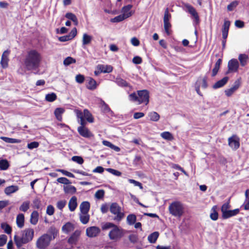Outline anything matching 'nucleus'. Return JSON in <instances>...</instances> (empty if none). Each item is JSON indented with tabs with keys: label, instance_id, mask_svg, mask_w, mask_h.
I'll use <instances>...</instances> for the list:
<instances>
[{
	"label": "nucleus",
	"instance_id": "obj_4",
	"mask_svg": "<svg viewBox=\"0 0 249 249\" xmlns=\"http://www.w3.org/2000/svg\"><path fill=\"white\" fill-rule=\"evenodd\" d=\"M168 210L172 215L178 218H180L184 213L183 204L179 201L171 203L169 206Z\"/></svg>",
	"mask_w": 249,
	"mask_h": 249
},
{
	"label": "nucleus",
	"instance_id": "obj_22",
	"mask_svg": "<svg viewBox=\"0 0 249 249\" xmlns=\"http://www.w3.org/2000/svg\"><path fill=\"white\" fill-rule=\"evenodd\" d=\"M229 77H224L220 80L216 82L213 86V88L214 89H218L223 87L228 81Z\"/></svg>",
	"mask_w": 249,
	"mask_h": 249
},
{
	"label": "nucleus",
	"instance_id": "obj_13",
	"mask_svg": "<svg viewBox=\"0 0 249 249\" xmlns=\"http://www.w3.org/2000/svg\"><path fill=\"white\" fill-rule=\"evenodd\" d=\"M86 125H81L80 126L77 128L78 132L82 137L85 138H89L92 136V134L89 130L86 127Z\"/></svg>",
	"mask_w": 249,
	"mask_h": 249
},
{
	"label": "nucleus",
	"instance_id": "obj_8",
	"mask_svg": "<svg viewBox=\"0 0 249 249\" xmlns=\"http://www.w3.org/2000/svg\"><path fill=\"white\" fill-rule=\"evenodd\" d=\"M124 235L123 229L117 226H114L108 233L109 239L112 240L117 241L120 239Z\"/></svg>",
	"mask_w": 249,
	"mask_h": 249
},
{
	"label": "nucleus",
	"instance_id": "obj_39",
	"mask_svg": "<svg viewBox=\"0 0 249 249\" xmlns=\"http://www.w3.org/2000/svg\"><path fill=\"white\" fill-rule=\"evenodd\" d=\"M65 17L71 20H72L75 25H77L78 22L76 16L71 13H67L65 15Z\"/></svg>",
	"mask_w": 249,
	"mask_h": 249
},
{
	"label": "nucleus",
	"instance_id": "obj_52",
	"mask_svg": "<svg viewBox=\"0 0 249 249\" xmlns=\"http://www.w3.org/2000/svg\"><path fill=\"white\" fill-rule=\"evenodd\" d=\"M171 18V15L169 13L168 9L166 8L164 14L163 22H169Z\"/></svg>",
	"mask_w": 249,
	"mask_h": 249
},
{
	"label": "nucleus",
	"instance_id": "obj_2",
	"mask_svg": "<svg viewBox=\"0 0 249 249\" xmlns=\"http://www.w3.org/2000/svg\"><path fill=\"white\" fill-rule=\"evenodd\" d=\"M34 231L32 228H27L21 231V235L14 236V241L18 248L21 247L23 245L30 242L33 238Z\"/></svg>",
	"mask_w": 249,
	"mask_h": 249
},
{
	"label": "nucleus",
	"instance_id": "obj_21",
	"mask_svg": "<svg viewBox=\"0 0 249 249\" xmlns=\"http://www.w3.org/2000/svg\"><path fill=\"white\" fill-rule=\"evenodd\" d=\"M87 87L90 90H94L97 88V83L95 80L91 77H88L87 79Z\"/></svg>",
	"mask_w": 249,
	"mask_h": 249
},
{
	"label": "nucleus",
	"instance_id": "obj_61",
	"mask_svg": "<svg viewBox=\"0 0 249 249\" xmlns=\"http://www.w3.org/2000/svg\"><path fill=\"white\" fill-rule=\"evenodd\" d=\"M54 212V209L53 206L50 205L48 206L46 210V213L49 215H52L53 214Z\"/></svg>",
	"mask_w": 249,
	"mask_h": 249
},
{
	"label": "nucleus",
	"instance_id": "obj_63",
	"mask_svg": "<svg viewBox=\"0 0 249 249\" xmlns=\"http://www.w3.org/2000/svg\"><path fill=\"white\" fill-rule=\"evenodd\" d=\"M171 27V25L169 22H164V28L166 33L168 35H170V32L169 31V29Z\"/></svg>",
	"mask_w": 249,
	"mask_h": 249
},
{
	"label": "nucleus",
	"instance_id": "obj_41",
	"mask_svg": "<svg viewBox=\"0 0 249 249\" xmlns=\"http://www.w3.org/2000/svg\"><path fill=\"white\" fill-rule=\"evenodd\" d=\"M57 96L55 93L52 92L46 95L45 100L48 102H52L56 99Z\"/></svg>",
	"mask_w": 249,
	"mask_h": 249
},
{
	"label": "nucleus",
	"instance_id": "obj_10",
	"mask_svg": "<svg viewBox=\"0 0 249 249\" xmlns=\"http://www.w3.org/2000/svg\"><path fill=\"white\" fill-rule=\"evenodd\" d=\"M228 142L229 146L233 150H236L239 147V139L235 135L228 139Z\"/></svg>",
	"mask_w": 249,
	"mask_h": 249
},
{
	"label": "nucleus",
	"instance_id": "obj_43",
	"mask_svg": "<svg viewBox=\"0 0 249 249\" xmlns=\"http://www.w3.org/2000/svg\"><path fill=\"white\" fill-rule=\"evenodd\" d=\"M126 220H127V223L129 225H133L136 221V216L135 214H129L127 216Z\"/></svg>",
	"mask_w": 249,
	"mask_h": 249
},
{
	"label": "nucleus",
	"instance_id": "obj_9",
	"mask_svg": "<svg viewBox=\"0 0 249 249\" xmlns=\"http://www.w3.org/2000/svg\"><path fill=\"white\" fill-rule=\"evenodd\" d=\"M101 232L100 228L96 226H91L87 228L86 235L89 238L97 237Z\"/></svg>",
	"mask_w": 249,
	"mask_h": 249
},
{
	"label": "nucleus",
	"instance_id": "obj_57",
	"mask_svg": "<svg viewBox=\"0 0 249 249\" xmlns=\"http://www.w3.org/2000/svg\"><path fill=\"white\" fill-rule=\"evenodd\" d=\"M114 226H116V225H115V224H114L112 223L107 222L103 225L102 229L105 230L109 229L110 228L113 229V228H114Z\"/></svg>",
	"mask_w": 249,
	"mask_h": 249
},
{
	"label": "nucleus",
	"instance_id": "obj_46",
	"mask_svg": "<svg viewBox=\"0 0 249 249\" xmlns=\"http://www.w3.org/2000/svg\"><path fill=\"white\" fill-rule=\"evenodd\" d=\"M9 166L8 161L6 160H0V170H6Z\"/></svg>",
	"mask_w": 249,
	"mask_h": 249
},
{
	"label": "nucleus",
	"instance_id": "obj_12",
	"mask_svg": "<svg viewBox=\"0 0 249 249\" xmlns=\"http://www.w3.org/2000/svg\"><path fill=\"white\" fill-rule=\"evenodd\" d=\"M81 235V231L76 230L68 239V242L71 245H76Z\"/></svg>",
	"mask_w": 249,
	"mask_h": 249
},
{
	"label": "nucleus",
	"instance_id": "obj_32",
	"mask_svg": "<svg viewBox=\"0 0 249 249\" xmlns=\"http://www.w3.org/2000/svg\"><path fill=\"white\" fill-rule=\"evenodd\" d=\"M80 220L83 224H87L89 220V215L88 213H81L80 214Z\"/></svg>",
	"mask_w": 249,
	"mask_h": 249
},
{
	"label": "nucleus",
	"instance_id": "obj_40",
	"mask_svg": "<svg viewBox=\"0 0 249 249\" xmlns=\"http://www.w3.org/2000/svg\"><path fill=\"white\" fill-rule=\"evenodd\" d=\"M100 105L101 109L105 113H107L111 111L108 106L105 103V102L102 99H100Z\"/></svg>",
	"mask_w": 249,
	"mask_h": 249
},
{
	"label": "nucleus",
	"instance_id": "obj_31",
	"mask_svg": "<svg viewBox=\"0 0 249 249\" xmlns=\"http://www.w3.org/2000/svg\"><path fill=\"white\" fill-rule=\"evenodd\" d=\"M64 109L63 108H56L54 110V115L56 119L61 121L62 120V114L64 112Z\"/></svg>",
	"mask_w": 249,
	"mask_h": 249
},
{
	"label": "nucleus",
	"instance_id": "obj_51",
	"mask_svg": "<svg viewBox=\"0 0 249 249\" xmlns=\"http://www.w3.org/2000/svg\"><path fill=\"white\" fill-rule=\"evenodd\" d=\"M71 160L72 161L77 162L79 164H82L84 162V160L80 156H75L71 158Z\"/></svg>",
	"mask_w": 249,
	"mask_h": 249
},
{
	"label": "nucleus",
	"instance_id": "obj_59",
	"mask_svg": "<svg viewBox=\"0 0 249 249\" xmlns=\"http://www.w3.org/2000/svg\"><path fill=\"white\" fill-rule=\"evenodd\" d=\"M104 194L103 190H98L95 194V197L97 199H101L104 196Z\"/></svg>",
	"mask_w": 249,
	"mask_h": 249
},
{
	"label": "nucleus",
	"instance_id": "obj_50",
	"mask_svg": "<svg viewBox=\"0 0 249 249\" xmlns=\"http://www.w3.org/2000/svg\"><path fill=\"white\" fill-rule=\"evenodd\" d=\"M75 62L76 60L75 59L71 57H67L64 59L63 64L66 66H68L71 64L75 63Z\"/></svg>",
	"mask_w": 249,
	"mask_h": 249
},
{
	"label": "nucleus",
	"instance_id": "obj_60",
	"mask_svg": "<svg viewBox=\"0 0 249 249\" xmlns=\"http://www.w3.org/2000/svg\"><path fill=\"white\" fill-rule=\"evenodd\" d=\"M128 181H129V183L133 184L135 186L139 187V188L141 189L142 190L143 189V187L142 186V184L140 182L137 181H136V180H135L134 179H128Z\"/></svg>",
	"mask_w": 249,
	"mask_h": 249
},
{
	"label": "nucleus",
	"instance_id": "obj_28",
	"mask_svg": "<svg viewBox=\"0 0 249 249\" xmlns=\"http://www.w3.org/2000/svg\"><path fill=\"white\" fill-rule=\"evenodd\" d=\"M38 220V213L37 211H34L31 214L30 223L33 225H36Z\"/></svg>",
	"mask_w": 249,
	"mask_h": 249
},
{
	"label": "nucleus",
	"instance_id": "obj_34",
	"mask_svg": "<svg viewBox=\"0 0 249 249\" xmlns=\"http://www.w3.org/2000/svg\"><path fill=\"white\" fill-rule=\"evenodd\" d=\"M159 235V233L157 231H155L150 234L148 236V240L151 243H154L157 241Z\"/></svg>",
	"mask_w": 249,
	"mask_h": 249
},
{
	"label": "nucleus",
	"instance_id": "obj_15",
	"mask_svg": "<svg viewBox=\"0 0 249 249\" xmlns=\"http://www.w3.org/2000/svg\"><path fill=\"white\" fill-rule=\"evenodd\" d=\"M239 210L238 209H236L233 210H228L222 213V217L224 219H227L231 216L236 215L239 213Z\"/></svg>",
	"mask_w": 249,
	"mask_h": 249
},
{
	"label": "nucleus",
	"instance_id": "obj_14",
	"mask_svg": "<svg viewBox=\"0 0 249 249\" xmlns=\"http://www.w3.org/2000/svg\"><path fill=\"white\" fill-rule=\"evenodd\" d=\"M10 54V51L8 50L5 51L2 55L0 61V65L3 68H6L8 65V56Z\"/></svg>",
	"mask_w": 249,
	"mask_h": 249
},
{
	"label": "nucleus",
	"instance_id": "obj_29",
	"mask_svg": "<svg viewBox=\"0 0 249 249\" xmlns=\"http://www.w3.org/2000/svg\"><path fill=\"white\" fill-rule=\"evenodd\" d=\"M64 191L66 194H73L76 191V188L72 185H68L64 186Z\"/></svg>",
	"mask_w": 249,
	"mask_h": 249
},
{
	"label": "nucleus",
	"instance_id": "obj_56",
	"mask_svg": "<svg viewBox=\"0 0 249 249\" xmlns=\"http://www.w3.org/2000/svg\"><path fill=\"white\" fill-rule=\"evenodd\" d=\"M39 142H33L31 143H29L27 144V148L29 149H33L34 148H36L39 146Z\"/></svg>",
	"mask_w": 249,
	"mask_h": 249
},
{
	"label": "nucleus",
	"instance_id": "obj_64",
	"mask_svg": "<svg viewBox=\"0 0 249 249\" xmlns=\"http://www.w3.org/2000/svg\"><path fill=\"white\" fill-rule=\"evenodd\" d=\"M85 77L84 75L82 74H78L75 77L76 81L80 84L83 83L84 81Z\"/></svg>",
	"mask_w": 249,
	"mask_h": 249
},
{
	"label": "nucleus",
	"instance_id": "obj_30",
	"mask_svg": "<svg viewBox=\"0 0 249 249\" xmlns=\"http://www.w3.org/2000/svg\"><path fill=\"white\" fill-rule=\"evenodd\" d=\"M0 139L2 140L3 141L7 143H18L21 142V140L19 139L10 138L6 137H1Z\"/></svg>",
	"mask_w": 249,
	"mask_h": 249
},
{
	"label": "nucleus",
	"instance_id": "obj_20",
	"mask_svg": "<svg viewBox=\"0 0 249 249\" xmlns=\"http://www.w3.org/2000/svg\"><path fill=\"white\" fill-rule=\"evenodd\" d=\"M74 226L71 222H67L62 227V231L65 233H69L73 231Z\"/></svg>",
	"mask_w": 249,
	"mask_h": 249
},
{
	"label": "nucleus",
	"instance_id": "obj_38",
	"mask_svg": "<svg viewBox=\"0 0 249 249\" xmlns=\"http://www.w3.org/2000/svg\"><path fill=\"white\" fill-rule=\"evenodd\" d=\"M160 136L164 140L172 141L174 139L173 135L168 131H165L160 134Z\"/></svg>",
	"mask_w": 249,
	"mask_h": 249
},
{
	"label": "nucleus",
	"instance_id": "obj_23",
	"mask_svg": "<svg viewBox=\"0 0 249 249\" xmlns=\"http://www.w3.org/2000/svg\"><path fill=\"white\" fill-rule=\"evenodd\" d=\"M16 223L19 228L23 227L24 225V216L23 213L18 214L16 218Z\"/></svg>",
	"mask_w": 249,
	"mask_h": 249
},
{
	"label": "nucleus",
	"instance_id": "obj_11",
	"mask_svg": "<svg viewBox=\"0 0 249 249\" xmlns=\"http://www.w3.org/2000/svg\"><path fill=\"white\" fill-rule=\"evenodd\" d=\"M239 62L236 59H232L230 60L228 64V72H236L239 68Z\"/></svg>",
	"mask_w": 249,
	"mask_h": 249
},
{
	"label": "nucleus",
	"instance_id": "obj_18",
	"mask_svg": "<svg viewBox=\"0 0 249 249\" xmlns=\"http://www.w3.org/2000/svg\"><path fill=\"white\" fill-rule=\"evenodd\" d=\"M185 6L186 8L187 11L196 19V20L198 21L199 20V17L196 9L189 4H185Z\"/></svg>",
	"mask_w": 249,
	"mask_h": 249
},
{
	"label": "nucleus",
	"instance_id": "obj_27",
	"mask_svg": "<svg viewBox=\"0 0 249 249\" xmlns=\"http://www.w3.org/2000/svg\"><path fill=\"white\" fill-rule=\"evenodd\" d=\"M238 59L241 65L243 67L245 66L248 63L249 57L245 54H240L238 56Z\"/></svg>",
	"mask_w": 249,
	"mask_h": 249
},
{
	"label": "nucleus",
	"instance_id": "obj_6",
	"mask_svg": "<svg viewBox=\"0 0 249 249\" xmlns=\"http://www.w3.org/2000/svg\"><path fill=\"white\" fill-rule=\"evenodd\" d=\"M110 212L115 215L114 220L120 221L124 216V213L122 211L121 207L117 203H113L109 208Z\"/></svg>",
	"mask_w": 249,
	"mask_h": 249
},
{
	"label": "nucleus",
	"instance_id": "obj_7",
	"mask_svg": "<svg viewBox=\"0 0 249 249\" xmlns=\"http://www.w3.org/2000/svg\"><path fill=\"white\" fill-rule=\"evenodd\" d=\"M51 236L47 234H44L40 236L36 243V247L39 249H45L50 244L51 240Z\"/></svg>",
	"mask_w": 249,
	"mask_h": 249
},
{
	"label": "nucleus",
	"instance_id": "obj_25",
	"mask_svg": "<svg viewBox=\"0 0 249 249\" xmlns=\"http://www.w3.org/2000/svg\"><path fill=\"white\" fill-rule=\"evenodd\" d=\"M132 7V5L130 4H128L126 6H124L122 10L123 12V15L125 16L126 15L128 16V18L131 16L133 14L132 11H130Z\"/></svg>",
	"mask_w": 249,
	"mask_h": 249
},
{
	"label": "nucleus",
	"instance_id": "obj_62",
	"mask_svg": "<svg viewBox=\"0 0 249 249\" xmlns=\"http://www.w3.org/2000/svg\"><path fill=\"white\" fill-rule=\"evenodd\" d=\"M128 238L131 242L134 243L137 241L138 236L136 234L132 233L129 235Z\"/></svg>",
	"mask_w": 249,
	"mask_h": 249
},
{
	"label": "nucleus",
	"instance_id": "obj_58",
	"mask_svg": "<svg viewBox=\"0 0 249 249\" xmlns=\"http://www.w3.org/2000/svg\"><path fill=\"white\" fill-rule=\"evenodd\" d=\"M57 181L59 183L66 184V185L70 183V180L68 178H64V177H61V178H58L57 179Z\"/></svg>",
	"mask_w": 249,
	"mask_h": 249
},
{
	"label": "nucleus",
	"instance_id": "obj_53",
	"mask_svg": "<svg viewBox=\"0 0 249 249\" xmlns=\"http://www.w3.org/2000/svg\"><path fill=\"white\" fill-rule=\"evenodd\" d=\"M109 173L116 176H120L122 175V173L119 171L115 170L112 168H107L106 169Z\"/></svg>",
	"mask_w": 249,
	"mask_h": 249
},
{
	"label": "nucleus",
	"instance_id": "obj_19",
	"mask_svg": "<svg viewBox=\"0 0 249 249\" xmlns=\"http://www.w3.org/2000/svg\"><path fill=\"white\" fill-rule=\"evenodd\" d=\"M69 208L70 211H74L77 206V198L76 196H72L69 201Z\"/></svg>",
	"mask_w": 249,
	"mask_h": 249
},
{
	"label": "nucleus",
	"instance_id": "obj_42",
	"mask_svg": "<svg viewBox=\"0 0 249 249\" xmlns=\"http://www.w3.org/2000/svg\"><path fill=\"white\" fill-rule=\"evenodd\" d=\"M128 18V16H124L123 14L120 15L114 18L111 19L112 22H118L123 21V20Z\"/></svg>",
	"mask_w": 249,
	"mask_h": 249
},
{
	"label": "nucleus",
	"instance_id": "obj_54",
	"mask_svg": "<svg viewBox=\"0 0 249 249\" xmlns=\"http://www.w3.org/2000/svg\"><path fill=\"white\" fill-rule=\"evenodd\" d=\"M33 207L35 209H39L41 205V201L38 198H36L33 201Z\"/></svg>",
	"mask_w": 249,
	"mask_h": 249
},
{
	"label": "nucleus",
	"instance_id": "obj_48",
	"mask_svg": "<svg viewBox=\"0 0 249 249\" xmlns=\"http://www.w3.org/2000/svg\"><path fill=\"white\" fill-rule=\"evenodd\" d=\"M246 199L245 201L244 206L245 210L249 209V189H247L245 192Z\"/></svg>",
	"mask_w": 249,
	"mask_h": 249
},
{
	"label": "nucleus",
	"instance_id": "obj_45",
	"mask_svg": "<svg viewBox=\"0 0 249 249\" xmlns=\"http://www.w3.org/2000/svg\"><path fill=\"white\" fill-rule=\"evenodd\" d=\"M116 82L119 86L121 87H125L129 86L128 83L126 81L121 78H117L116 79Z\"/></svg>",
	"mask_w": 249,
	"mask_h": 249
},
{
	"label": "nucleus",
	"instance_id": "obj_37",
	"mask_svg": "<svg viewBox=\"0 0 249 249\" xmlns=\"http://www.w3.org/2000/svg\"><path fill=\"white\" fill-rule=\"evenodd\" d=\"M217 207L216 206H214L212 210L210 213V218L213 220H216L218 217V214L217 212L216 211Z\"/></svg>",
	"mask_w": 249,
	"mask_h": 249
},
{
	"label": "nucleus",
	"instance_id": "obj_33",
	"mask_svg": "<svg viewBox=\"0 0 249 249\" xmlns=\"http://www.w3.org/2000/svg\"><path fill=\"white\" fill-rule=\"evenodd\" d=\"M221 63H222L221 59H220V58L218 59L214 65V68L213 69L212 75V76H214L216 75V74L217 73V72L219 71L220 66L221 64Z\"/></svg>",
	"mask_w": 249,
	"mask_h": 249
},
{
	"label": "nucleus",
	"instance_id": "obj_35",
	"mask_svg": "<svg viewBox=\"0 0 249 249\" xmlns=\"http://www.w3.org/2000/svg\"><path fill=\"white\" fill-rule=\"evenodd\" d=\"M148 115L150 118V120L154 122L158 121L160 118V115L155 111H152L149 112Z\"/></svg>",
	"mask_w": 249,
	"mask_h": 249
},
{
	"label": "nucleus",
	"instance_id": "obj_24",
	"mask_svg": "<svg viewBox=\"0 0 249 249\" xmlns=\"http://www.w3.org/2000/svg\"><path fill=\"white\" fill-rule=\"evenodd\" d=\"M90 208V204L88 201L83 202L80 205L81 213H88Z\"/></svg>",
	"mask_w": 249,
	"mask_h": 249
},
{
	"label": "nucleus",
	"instance_id": "obj_1",
	"mask_svg": "<svg viewBox=\"0 0 249 249\" xmlns=\"http://www.w3.org/2000/svg\"><path fill=\"white\" fill-rule=\"evenodd\" d=\"M41 60L40 53L36 50H31L27 52L23 62V66L20 67L18 72L24 74L26 71L36 69L39 66Z\"/></svg>",
	"mask_w": 249,
	"mask_h": 249
},
{
	"label": "nucleus",
	"instance_id": "obj_36",
	"mask_svg": "<svg viewBox=\"0 0 249 249\" xmlns=\"http://www.w3.org/2000/svg\"><path fill=\"white\" fill-rule=\"evenodd\" d=\"M92 39V37L87 34H84L82 38V44L86 45L89 44Z\"/></svg>",
	"mask_w": 249,
	"mask_h": 249
},
{
	"label": "nucleus",
	"instance_id": "obj_5",
	"mask_svg": "<svg viewBox=\"0 0 249 249\" xmlns=\"http://www.w3.org/2000/svg\"><path fill=\"white\" fill-rule=\"evenodd\" d=\"M74 112L78 119V122L81 125H86L87 123L85 119L89 123L94 122V118L92 114L87 109H85L83 112L78 109H75Z\"/></svg>",
	"mask_w": 249,
	"mask_h": 249
},
{
	"label": "nucleus",
	"instance_id": "obj_49",
	"mask_svg": "<svg viewBox=\"0 0 249 249\" xmlns=\"http://www.w3.org/2000/svg\"><path fill=\"white\" fill-rule=\"evenodd\" d=\"M67 204V201L66 200H59L56 203V207L60 210H62V209L65 207Z\"/></svg>",
	"mask_w": 249,
	"mask_h": 249
},
{
	"label": "nucleus",
	"instance_id": "obj_16",
	"mask_svg": "<svg viewBox=\"0 0 249 249\" xmlns=\"http://www.w3.org/2000/svg\"><path fill=\"white\" fill-rule=\"evenodd\" d=\"M96 69L100 70V72L103 73H109L112 71L113 68L110 65H98Z\"/></svg>",
	"mask_w": 249,
	"mask_h": 249
},
{
	"label": "nucleus",
	"instance_id": "obj_44",
	"mask_svg": "<svg viewBox=\"0 0 249 249\" xmlns=\"http://www.w3.org/2000/svg\"><path fill=\"white\" fill-rule=\"evenodd\" d=\"M30 201H26L22 203L19 209L20 211L26 212L29 209Z\"/></svg>",
	"mask_w": 249,
	"mask_h": 249
},
{
	"label": "nucleus",
	"instance_id": "obj_26",
	"mask_svg": "<svg viewBox=\"0 0 249 249\" xmlns=\"http://www.w3.org/2000/svg\"><path fill=\"white\" fill-rule=\"evenodd\" d=\"M18 190V187L16 185H11L7 187L4 189V192L7 195H10V194L15 193Z\"/></svg>",
	"mask_w": 249,
	"mask_h": 249
},
{
	"label": "nucleus",
	"instance_id": "obj_17",
	"mask_svg": "<svg viewBox=\"0 0 249 249\" xmlns=\"http://www.w3.org/2000/svg\"><path fill=\"white\" fill-rule=\"evenodd\" d=\"M230 26V22L229 20H225L223 25L222 32V37L223 39H226L228 36L229 27Z\"/></svg>",
	"mask_w": 249,
	"mask_h": 249
},
{
	"label": "nucleus",
	"instance_id": "obj_55",
	"mask_svg": "<svg viewBox=\"0 0 249 249\" xmlns=\"http://www.w3.org/2000/svg\"><path fill=\"white\" fill-rule=\"evenodd\" d=\"M238 4V2L237 1H234L231 2L227 6V9L229 11H232Z\"/></svg>",
	"mask_w": 249,
	"mask_h": 249
},
{
	"label": "nucleus",
	"instance_id": "obj_47",
	"mask_svg": "<svg viewBox=\"0 0 249 249\" xmlns=\"http://www.w3.org/2000/svg\"><path fill=\"white\" fill-rule=\"evenodd\" d=\"M1 228L4 231V232L7 234L11 233L12 229L8 224L5 223H2L1 224Z\"/></svg>",
	"mask_w": 249,
	"mask_h": 249
},
{
	"label": "nucleus",
	"instance_id": "obj_3",
	"mask_svg": "<svg viewBox=\"0 0 249 249\" xmlns=\"http://www.w3.org/2000/svg\"><path fill=\"white\" fill-rule=\"evenodd\" d=\"M130 100L137 103L138 104L144 103L147 105L149 103V92L147 90L138 91V95L133 93L129 96Z\"/></svg>",
	"mask_w": 249,
	"mask_h": 249
}]
</instances>
